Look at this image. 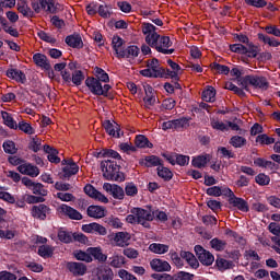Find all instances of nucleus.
I'll return each mask as SVG.
<instances>
[{
	"label": "nucleus",
	"mask_w": 280,
	"mask_h": 280,
	"mask_svg": "<svg viewBox=\"0 0 280 280\" xmlns=\"http://www.w3.org/2000/svg\"><path fill=\"white\" fill-rule=\"evenodd\" d=\"M101 170L105 180H112L114 183H124L126 180V174L121 172V166L117 162L112 160H104L101 162Z\"/></svg>",
	"instance_id": "obj_1"
},
{
	"label": "nucleus",
	"mask_w": 280,
	"mask_h": 280,
	"mask_svg": "<svg viewBox=\"0 0 280 280\" xmlns=\"http://www.w3.org/2000/svg\"><path fill=\"white\" fill-rule=\"evenodd\" d=\"M248 85L254 89H260V91H268V89H270V83L266 77L255 74H247L242 78V89H244V91H248Z\"/></svg>",
	"instance_id": "obj_2"
},
{
	"label": "nucleus",
	"mask_w": 280,
	"mask_h": 280,
	"mask_svg": "<svg viewBox=\"0 0 280 280\" xmlns=\"http://www.w3.org/2000/svg\"><path fill=\"white\" fill-rule=\"evenodd\" d=\"M85 86H88L92 95L103 96V97H108V91L113 89L110 84L102 85V81L95 79L94 77H90L85 80Z\"/></svg>",
	"instance_id": "obj_3"
},
{
	"label": "nucleus",
	"mask_w": 280,
	"mask_h": 280,
	"mask_svg": "<svg viewBox=\"0 0 280 280\" xmlns=\"http://www.w3.org/2000/svg\"><path fill=\"white\" fill-rule=\"evenodd\" d=\"M145 43L149 47L156 49V51H159V47H161V49H170L173 45L172 39H170L168 36H161L159 33L148 35L145 37Z\"/></svg>",
	"instance_id": "obj_4"
},
{
	"label": "nucleus",
	"mask_w": 280,
	"mask_h": 280,
	"mask_svg": "<svg viewBox=\"0 0 280 280\" xmlns=\"http://www.w3.org/2000/svg\"><path fill=\"white\" fill-rule=\"evenodd\" d=\"M22 185L30 189L35 196H47L45 185L34 182L30 177H22Z\"/></svg>",
	"instance_id": "obj_5"
},
{
	"label": "nucleus",
	"mask_w": 280,
	"mask_h": 280,
	"mask_svg": "<svg viewBox=\"0 0 280 280\" xmlns=\"http://www.w3.org/2000/svg\"><path fill=\"white\" fill-rule=\"evenodd\" d=\"M195 253L198 257V260L202 266H212L215 261V257L209 250L205 249L201 245L195 246Z\"/></svg>",
	"instance_id": "obj_6"
},
{
	"label": "nucleus",
	"mask_w": 280,
	"mask_h": 280,
	"mask_svg": "<svg viewBox=\"0 0 280 280\" xmlns=\"http://www.w3.org/2000/svg\"><path fill=\"white\" fill-rule=\"evenodd\" d=\"M58 213H60L61 215H65L66 218H69V220H82V213L80 211H78L77 209H74L73 207L66 205V203H61L58 208H57Z\"/></svg>",
	"instance_id": "obj_7"
},
{
	"label": "nucleus",
	"mask_w": 280,
	"mask_h": 280,
	"mask_svg": "<svg viewBox=\"0 0 280 280\" xmlns=\"http://www.w3.org/2000/svg\"><path fill=\"white\" fill-rule=\"evenodd\" d=\"M103 189L113 196L115 200H124L126 198L124 188L117 184L105 183Z\"/></svg>",
	"instance_id": "obj_8"
},
{
	"label": "nucleus",
	"mask_w": 280,
	"mask_h": 280,
	"mask_svg": "<svg viewBox=\"0 0 280 280\" xmlns=\"http://www.w3.org/2000/svg\"><path fill=\"white\" fill-rule=\"evenodd\" d=\"M103 128L105 132L109 135V137H114L115 139H121L124 136V131L119 128V124L112 122L110 120L103 121Z\"/></svg>",
	"instance_id": "obj_9"
},
{
	"label": "nucleus",
	"mask_w": 280,
	"mask_h": 280,
	"mask_svg": "<svg viewBox=\"0 0 280 280\" xmlns=\"http://www.w3.org/2000/svg\"><path fill=\"white\" fill-rule=\"evenodd\" d=\"M67 270L73 275V277H84L86 275V265L83 262L68 261L66 264Z\"/></svg>",
	"instance_id": "obj_10"
},
{
	"label": "nucleus",
	"mask_w": 280,
	"mask_h": 280,
	"mask_svg": "<svg viewBox=\"0 0 280 280\" xmlns=\"http://www.w3.org/2000/svg\"><path fill=\"white\" fill-rule=\"evenodd\" d=\"M51 209L49 206L45 203H39L37 206H33L31 213L33 218H36L37 220H47V215H49Z\"/></svg>",
	"instance_id": "obj_11"
},
{
	"label": "nucleus",
	"mask_w": 280,
	"mask_h": 280,
	"mask_svg": "<svg viewBox=\"0 0 280 280\" xmlns=\"http://www.w3.org/2000/svg\"><path fill=\"white\" fill-rule=\"evenodd\" d=\"M151 269L154 272H170L172 270V265L167 260L161 258H154L150 261Z\"/></svg>",
	"instance_id": "obj_12"
},
{
	"label": "nucleus",
	"mask_w": 280,
	"mask_h": 280,
	"mask_svg": "<svg viewBox=\"0 0 280 280\" xmlns=\"http://www.w3.org/2000/svg\"><path fill=\"white\" fill-rule=\"evenodd\" d=\"M130 213H133V215L137 217V224H141L143 220H147V222H152V220H154V214L143 208H132Z\"/></svg>",
	"instance_id": "obj_13"
},
{
	"label": "nucleus",
	"mask_w": 280,
	"mask_h": 280,
	"mask_svg": "<svg viewBox=\"0 0 280 280\" xmlns=\"http://www.w3.org/2000/svg\"><path fill=\"white\" fill-rule=\"evenodd\" d=\"M229 205H232L235 209H238V211H242L243 213H248L250 211V208L248 207V201H246L242 197L233 196V198H230L228 200Z\"/></svg>",
	"instance_id": "obj_14"
},
{
	"label": "nucleus",
	"mask_w": 280,
	"mask_h": 280,
	"mask_svg": "<svg viewBox=\"0 0 280 280\" xmlns=\"http://www.w3.org/2000/svg\"><path fill=\"white\" fill-rule=\"evenodd\" d=\"M81 229L83 233H94L95 235H106L108 233L104 225L96 222L83 224Z\"/></svg>",
	"instance_id": "obj_15"
},
{
	"label": "nucleus",
	"mask_w": 280,
	"mask_h": 280,
	"mask_svg": "<svg viewBox=\"0 0 280 280\" xmlns=\"http://www.w3.org/2000/svg\"><path fill=\"white\" fill-rule=\"evenodd\" d=\"M5 75L7 78H10V80H14L20 84H25V82H27V77L25 75V72L16 68H9L5 72Z\"/></svg>",
	"instance_id": "obj_16"
},
{
	"label": "nucleus",
	"mask_w": 280,
	"mask_h": 280,
	"mask_svg": "<svg viewBox=\"0 0 280 280\" xmlns=\"http://www.w3.org/2000/svg\"><path fill=\"white\" fill-rule=\"evenodd\" d=\"M66 45L68 47H72V49H82L84 47V42H82V36L78 33L72 35H68L65 39Z\"/></svg>",
	"instance_id": "obj_17"
},
{
	"label": "nucleus",
	"mask_w": 280,
	"mask_h": 280,
	"mask_svg": "<svg viewBox=\"0 0 280 280\" xmlns=\"http://www.w3.org/2000/svg\"><path fill=\"white\" fill-rule=\"evenodd\" d=\"M33 61L36 67H40V69H44L45 71H51V63H49V59H47L46 55L36 52L33 55Z\"/></svg>",
	"instance_id": "obj_18"
},
{
	"label": "nucleus",
	"mask_w": 280,
	"mask_h": 280,
	"mask_svg": "<svg viewBox=\"0 0 280 280\" xmlns=\"http://www.w3.org/2000/svg\"><path fill=\"white\" fill-rule=\"evenodd\" d=\"M140 49L136 45H130L120 49L118 54V58H138L140 54Z\"/></svg>",
	"instance_id": "obj_19"
},
{
	"label": "nucleus",
	"mask_w": 280,
	"mask_h": 280,
	"mask_svg": "<svg viewBox=\"0 0 280 280\" xmlns=\"http://www.w3.org/2000/svg\"><path fill=\"white\" fill-rule=\"evenodd\" d=\"M140 165L144 167H161L163 165V160L158 155H147L143 160H140Z\"/></svg>",
	"instance_id": "obj_20"
},
{
	"label": "nucleus",
	"mask_w": 280,
	"mask_h": 280,
	"mask_svg": "<svg viewBox=\"0 0 280 280\" xmlns=\"http://www.w3.org/2000/svg\"><path fill=\"white\" fill-rule=\"evenodd\" d=\"M130 233L128 232H117L114 236V242L116 243V246H119L120 248H126V246L130 245Z\"/></svg>",
	"instance_id": "obj_21"
},
{
	"label": "nucleus",
	"mask_w": 280,
	"mask_h": 280,
	"mask_svg": "<svg viewBox=\"0 0 280 280\" xmlns=\"http://www.w3.org/2000/svg\"><path fill=\"white\" fill-rule=\"evenodd\" d=\"M16 10H18V12H20L21 15L24 16V19H34V16H35V13L32 10V8H30V5H27V1L18 2Z\"/></svg>",
	"instance_id": "obj_22"
},
{
	"label": "nucleus",
	"mask_w": 280,
	"mask_h": 280,
	"mask_svg": "<svg viewBox=\"0 0 280 280\" xmlns=\"http://www.w3.org/2000/svg\"><path fill=\"white\" fill-rule=\"evenodd\" d=\"M44 152L48 154L47 159L49 163H55V165H58V163H60V158L58 156V151L56 148L49 144H45Z\"/></svg>",
	"instance_id": "obj_23"
},
{
	"label": "nucleus",
	"mask_w": 280,
	"mask_h": 280,
	"mask_svg": "<svg viewBox=\"0 0 280 280\" xmlns=\"http://www.w3.org/2000/svg\"><path fill=\"white\" fill-rule=\"evenodd\" d=\"M86 213L89 218H94L95 220H100L106 215L104 207L102 206H90L86 209Z\"/></svg>",
	"instance_id": "obj_24"
},
{
	"label": "nucleus",
	"mask_w": 280,
	"mask_h": 280,
	"mask_svg": "<svg viewBox=\"0 0 280 280\" xmlns=\"http://www.w3.org/2000/svg\"><path fill=\"white\" fill-rule=\"evenodd\" d=\"M96 277L98 280H113L115 273L110 267H98L96 271Z\"/></svg>",
	"instance_id": "obj_25"
},
{
	"label": "nucleus",
	"mask_w": 280,
	"mask_h": 280,
	"mask_svg": "<svg viewBox=\"0 0 280 280\" xmlns=\"http://www.w3.org/2000/svg\"><path fill=\"white\" fill-rule=\"evenodd\" d=\"M61 171H62V174L60 175V178L62 180H66V179L69 180L71 176H75V174L80 172V166H78V164H72L71 166H63Z\"/></svg>",
	"instance_id": "obj_26"
},
{
	"label": "nucleus",
	"mask_w": 280,
	"mask_h": 280,
	"mask_svg": "<svg viewBox=\"0 0 280 280\" xmlns=\"http://www.w3.org/2000/svg\"><path fill=\"white\" fill-rule=\"evenodd\" d=\"M211 161V155L210 154H203V155H198L192 159L191 165L192 167H197L198 170H202V167L207 166V163Z\"/></svg>",
	"instance_id": "obj_27"
},
{
	"label": "nucleus",
	"mask_w": 280,
	"mask_h": 280,
	"mask_svg": "<svg viewBox=\"0 0 280 280\" xmlns=\"http://www.w3.org/2000/svg\"><path fill=\"white\" fill-rule=\"evenodd\" d=\"M254 165H256V167H265V170H279V164L272 161H267L266 159L262 158L255 159Z\"/></svg>",
	"instance_id": "obj_28"
},
{
	"label": "nucleus",
	"mask_w": 280,
	"mask_h": 280,
	"mask_svg": "<svg viewBox=\"0 0 280 280\" xmlns=\"http://www.w3.org/2000/svg\"><path fill=\"white\" fill-rule=\"evenodd\" d=\"M88 253L91 257H94L96 261L104 262L108 259V256L102 253V247H89Z\"/></svg>",
	"instance_id": "obj_29"
},
{
	"label": "nucleus",
	"mask_w": 280,
	"mask_h": 280,
	"mask_svg": "<svg viewBox=\"0 0 280 280\" xmlns=\"http://www.w3.org/2000/svg\"><path fill=\"white\" fill-rule=\"evenodd\" d=\"M57 237L62 244H71L73 242L72 232L66 231L65 228L58 230Z\"/></svg>",
	"instance_id": "obj_30"
},
{
	"label": "nucleus",
	"mask_w": 280,
	"mask_h": 280,
	"mask_svg": "<svg viewBox=\"0 0 280 280\" xmlns=\"http://www.w3.org/2000/svg\"><path fill=\"white\" fill-rule=\"evenodd\" d=\"M156 172H158L159 178H163L165 183H170V180L174 178V173L170 168L165 167L164 164L159 166L156 168Z\"/></svg>",
	"instance_id": "obj_31"
},
{
	"label": "nucleus",
	"mask_w": 280,
	"mask_h": 280,
	"mask_svg": "<svg viewBox=\"0 0 280 280\" xmlns=\"http://www.w3.org/2000/svg\"><path fill=\"white\" fill-rule=\"evenodd\" d=\"M54 250L55 248L51 245H40L38 247L37 255H39V257H43V259H49L54 257Z\"/></svg>",
	"instance_id": "obj_32"
},
{
	"label": "nucleus",
	"mask_w": 280,
	"mask_h": 280,
	"mask_svg": "<svg viewBox=\"0 0 280 280\" xmlns=\"http://www.w3.org/2000/svg\"><path fill=\"white\" fill-rule=\"evenodd\" d=\"M257 36L258 40H260L265 45H269V47H280V42L275 37H270L264 33H258Z\"/></svg>",
	"instance_id": "obj_33"
},
{
	"label": "nucleus",
	"mask_w": 280,
	"mask_h": 280,
	"mask_svg": "<svg viewBox=\"0 0 280 280\" xmlns=\"http://www.w3.org/2000/svg\"><path fill=\"white\" fill-rule=\"evenodd\" d=\"M149 250H151V253H154L155 255H165V253H168L170 250V245L152 243L149 246Z\"/></svg>",
	"instance_id": "obj_34"
},
{
	"label": "nucleus",
	"mask_w": 280,
	"mask_h": 280,
	"mask_svg": "<svg viewBox=\"0 0 280 280\" xmlns=\"http://www.w3.org/2000/svg\"><path fill=\"white\" fill-rule=\"evenodd\" d=\"M94 75L95 80H98V82H104L105 84H108V82H110V77L107 74L106 70L100 67L94 68Z\"/></svg>",
	"instance_id": "obj_35"
},
{
	"label": "nucleus",
	"mask_w": 280,
	"mask_h": 280,
	"mask_svg": "<svg viewBox=\"0 0 280 280\" xmlns=\"http://www.w3.org/2000/svg\"><path fill=\"white\" fill-rule=\"evenodd\" d=\"M210 246L213 250H217V253H222L226 249L228 243L226 241L214 237L210 241Z\"/></svg>",
	"instance_id": "obj_36"
},
{
	"label": "nucleus",
	"mask_w": 280,
	"mask_h": 280,
	"mask_svg": "<svg viewBox=\"0 0 280 280\" xmlns=\"http://www.w3.org/2000/svg\"><path fill=\"white\" fill-rule=\"evenodd\" d=\"M173 120L175 130H187V128H189V121H191V117H180Z\"/></svg>",
	"instance_id": "obj_37"
},
{
	"label": "nucleus",
	"mask_w": 280,
	"mask_h": 280,
	"mask_svg": "<svg viewBox=\"0 0 280 280\" xmlns=\"http://www.w3.org/2000/svg\"><path fill=\"white\" fill-rule=\"evenodd\" d=\"M112 47L116 54V57H119V54L121 52V47H124V38H121L119 35H114L112 38Z\"/></svg>",
	"instance_id": "obj_38"
},
{
	"label": "nucleus",
	"mask_w": 280,
	"mask_h": 280,
	"mask_svg": "<svg viewBox=\"0 0 280 280\" xmlns=\"http://www.w3.org/2000/svg\"><path fill=\"white\" fill-rule=\"evenodd\" d=\"M163 73H165V70H152L151 68L140 71V75H143V78H163Z\"/></svg>",
	"instance_id": "obj_39"
},
{
	"label": "nucleus",
	"mask_w": 280,
	"mask_h": 280,
	"mask_svg": "<svg viewBox=\"0 0 280 280\" xmlns=\"http://www.w3.org/2000/svg\"><path fill=\"white\" fill-rule=\"evenodd\" d=\"M136 148H154V144L150 142L148 137L143 135H138L135 140Z\"/></svg>",
	"instance_id": "obj_40"
},
{
	"label": "nucleus",
	"mask_w": 280,
	"mask_h": 280,
	"mask_svg": "<svg viewBox=\"0 0 280 280\" xmlns=\"http://www.w3.org/2000/svg\"><path fill=\"white\" fill-rule=\"evenodd\" d=\"M2 30L3 32H5V34L13 36V38H19L20 36L19 30L10 25V22H8V20H2Z\"/></svg>",
	"instance_id": "obj_41"
},
{
	"label": "nucleus",
	"mask_w": 280,
	"mask_h": 280,
	"mask_svg": "<svg viewBox=\"0 0 280 280\" xmlns=\"http://www.w3.org/2000/svg\"><path fill=\"white\" fill-rule=\"evenodd\" d=\"M2 119L5 124V126H8V128H11V130H16L19 128V125H16V120H14V118H12V115H10V113L8 112H2Z\"/></svg>",
	"instance_id": "obj_42"
},
{
	"label": "nucleus",
	"mask_w": 280,
	"mask_h": 280,
	"mask_svg": "<svg viewBox=\"0 0 280 280\" xmlns=\"http://www.w3.org/2000/svg\"><path fill=\"white\" fill-rule=\"evenodd\" d=\"M201 97L203 102H215V88L208 86V89L202 92Z\"/></svg>",
	"instance_id": "obj_43"
},
{
	"label": "nucleus",
	"mask_w": 280,
	"mask_h": 280,
	"mask_svg": "<svg viewBox=\"0 0 280 280\" xmlns=\"http://www.w3.org/2000/svg\"><path fill=\"white\" fill-rule=\"evenodd\" d=\"M74 257L78 261H85L86 264L93 261V257L89 254V249L86 252H83L82 249L74 252Z\"/></svg>",
	"instance_id": "obj_44"
},
{
	"label": "nucleus",
	"mask_w": 280,
	"mask_h": 280,
	"mask_svg": "<svg viewBox=\"0 0 280 280\" xmlns=\"http://www.w3.org/2000/svg\"><path fill=\"white\" fill-rule=\"evenodd\" d=\"M256 143H259L260 145H272V143H277V142L275 138L266 133H261L256 137Z\"/></svg>",
	"instance_id": "obj_45"
},
{
	"label": "nucleus",
	"mask_w": 280,
	"mask_h": 280,
	"mask_svg": "<svg viewBox=\"0 0 280 280\" xmlns=\"http://www.w3.org/2000/svg\"><path fill=\"white\" fill-rule=\"evenodd\" d=\"M211 69H212V71H215L217 73H220L221 75H229V73H231V68H229V66L220 65L218 62H212Z\"/></svg>",
	"instance_id": "obj_46"
},
{
	"label": "nucleus",
	"mask_w": 280,
	"mask_h": 280,
	"mask_svg": "<svg viewBox=\"0 0 280 280\" xmlns=\"http://www.w3.org/2000/svg\"><path fill=\"white\" fill-rule=\"evenodd\" d=\"M230 145H232V148H244V145H246L247 140L246 138L242 137V136H233L230 141H229Z\"/></svg>",
	"instance_id": "obj_47"
},
{
	"label": "nucleus",
	"mask_w": 280,
	"mask_h": 280,
	"mask_svg": "<svg viewBox=\"0 0 280 280\" xmlns=\"http://www.w3.org/2000/svg\"><path fill=\"white\" fill-rule=\"evenodd\" d=\"M125 194L126 196H129L130 198H135L137 194H139V188L135 185L133 182H127L125 184Z\"/></svg>",
	"instance_id": "obj_48"
},
{
	"label": "nucleus",
	"mask_w": 280,
	"mask_h": 280,
	"mask_svg": "<svg viewBox=\"0 0 280 280\" xmlns=\"http://www.w3.org/2000/svg\"><path fill=\"white\" fill-rule=\"evenodd\" d=\"M3 151L5 154H16L19 152V149L16 148V143L12 140H7L2 144Z\"/></svg>",
	"instance_id": "obj_49"
},
{
	"label": "nucleus",
	"mask_w": 280,
	"mask_h": 280,
	"mask_svg": "<svg viewBox=\"0 0 280 280\" xmlns=\"http://www.w3.org/2000/svg\"><path fill=\"white\" fill-rule=\"evenodd\" d=\"M71 82L74 86H80L84 82V72L82 70H74L72 72Z\"/></svg>",
	"instance_id": "obj_50"
},
{
	"label": "nucleus",
	"mask_w": 280,
	"mask_h": 280,
	"mask_svg": "<svg viewBox=\"0 0 280 280\" xmlns=\"http://www.w3.org/2000/svg\"><path fill=\"white\" fill-rule=\"evenodd\" d=\"M258 54H259V46L253 43H248L246 46L245 56H247V58H257Z\"/></svg>",
	"instance_id": "obj_51"
},
{
	"label": "nucleus",
	"mask_w": 280,
	"mask_h": 280,
	"mask_svg": "<svg viewBox=\"0 0 280 280\" xmlns=\"http://www.w3.org/2000/svg\"><path fill=\"white\" fill-rule=\"evenodd\" d=\"M112 14L113 8L106 4H98V16H101L102 19H110Z\"/></svg>",
	"instance_id": "obj_52"
},
{
	"label": "nucleus",
	"mask_w": 280,
	"mask_h": 280,
	"mask_svg": "<svg viewBox=\"0 0 280 280\" xmlns=\"http://www.w3.org/2000/svg\"><path fill=\"white\" fill-rule=\"evenodd\" d=\"M225 89H228V91H233V93H235V95H238V97H246V92H244L242 88H238L233 82H228L225 84Z\"/></svg>",
	"instance_id": "obj_53"
},
{
	"label": "nucleus",
	"mask_w": 280,
	"mask_h": 280,
	"mask_svg": "<svg viewBox=\"0 0 280 280\" xmlns=\"http://www.w3.org/2000/svg\"><path fill=\"white\" fill-rule=\"evenodd\" d=\"M174 280H194L196 279V275L189 273L187 271H177L173 273Z\"/></svg>",
	"instance_id": "obj_54"
},
{
	"label": "nucleus",
	"mask_w": 280,
	"mask_h": 280,
	"mask_svg": "<svg viewBox=\"0 0 280 280\" xmlns=\"http://www.w3.org/2000/svg\"><path fill=\"white\" fill-rule=\"evenodd\" d=\"M37 36L38 38H40V40H44V43H49L50 45H52V47L56 46V43H58V40L54 36H50L45 31H39L37 33Z\"/></svg>",
	"instance_id": "obj_55"
},
{
	"label": "nucleus",
	"mask_w": 280,
	"mask_h": 280,
	"mask_svg": "<svg viewBox=\"0 0 280 280\" xmlns=\"http://www.w3.org/2000/svg\"><path fill=\"white\" fill-rule=\"evenodd\" d=\"M110 259L109 265L113 268H121V266H124V264H126V258L124 256H113Z\"/></svg>",
	"instance_id": "obj_56"
},
{
	"label": "nucleus",
	"mask_w": 280,
	"mask_h": 280,
	"mask_svg": "<svg viewBox=\"0 0 280 280\" xmlns=\"http://www.w3.org/2000/svg\"><path fill=\"white\" fill-rule=\"evenodd\" d=\"M219 154H221V159H236L235 152L226 149V147H220L218 149Z\"/></svg>",
	"instance_id": "obj_57"
},
{
	"label": "nucleus",
	"mask_w": 280,
	"mask_h": 280,
	"mask_svg": "<svg viewBox=\"0 0 280 280\" xmlns=\"http://www.w3.org/2000/svg\"><path fill=\"white\" fill-rule=\"evenodd\" d=\"M255 180L257 185H260V187H266V185H270V176L260 173L255 177Z\"/></svg>",
	"instance_id": "obj_58"
},
{
	"label": "nucleus",
	"mask_w": 280,
	"mask_h": 280,
	"mask_svg": "<svg viewBox=\"0 0 280 280\" xmlns=\"http://www.w3.org/2000/svg\"><path fill=\"white\" fill-rule=\"evenodd\" d=\"M40 145H43V140L40 138H33L28 143V150H32L33 152H38L40 150Z\"/></svg>",
	"instance_id": "obj_59"
},
{
	"label": "nucleus",
	"mask_w": 280,
	"mask_h": 280,
	"mask_svg": "<svg viewBox=\"0 0 280 280\" xmlns=\"http://www.w3.org/2000/svg\"><path fill=\"white\" fill-rule=\"evenodd\" d=\"M175 165H180V167H185V165H189V155L175 154Z\"/></svg>",
	"instance_id": "obj_60"
},
{
	"label": "nucleus",
	"mask_w": 280,
	"mask_h": 280,
	"mask_svg": "<svg viewBox=\"0 0 280 280\" xmlns=\"http://www.w3.org/2000/svg\"><path fill=\"white\" fill-rule=\"evenodd\" d=\"M19 130L22 132H25V135H34L35 130L32 127V125L25 122V121H20L18 126Z\"/></svg>",
	"instance_id": "obj_61"
},
{
	"label": "nucleus",
	"mask_w": 280,
	"mask_h": 280,
	"mask_svg": "<svg viewBox=\"0 0 280 280\" xmlns=\"http://www.w3.org/2000/svg\"><path fill=\"white\" fill-rule=\"evenodd\" d=\"M230 50L233 51L234 54H241L242 56H245L246 46H244L243 44H231Z\"/></svg>",
	"instance_id": "obj_62"
},
{
	"label": "nucleus",
	"mask_w": 280,
	"mask_h": 280,
	"mask_svg": "<svg viewBox=\"0 0 280 280\" xmlns=\"http://www.w3.org/2000/svg\"><path fill=\"white\" fill-rule=\"evenodd\" d=\"M266 34H270L271 36H276L278 38V36H280V30L279 27H277V25H267L262 28Z\"/></svg>",
	"instance_id": "obj_63"
},
{
	"label": "nucleus",
	"mask_w": 280,
	"mask_h": 280,
	"mask_svg": "<svg viewBox=\"0 0 280 280\" xmlns=\"http://www.w3.org/2000/svg\"><path fill=\"white\" fill-rule=\"evenodd\" d=\"M269 233H272V235H276V237H280V224L277 222H271L268 225Z\"/></svg>",
	"instance_id": "obj_64"
}]
</instances>
